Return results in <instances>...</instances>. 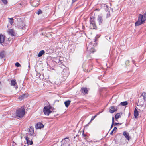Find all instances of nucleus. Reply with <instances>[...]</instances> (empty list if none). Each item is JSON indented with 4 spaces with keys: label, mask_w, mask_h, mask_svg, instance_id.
Here are the masks:
<instances>
[{
    "label": "nucleus",
    "mask_w": 146,
    "mask_h": 146,
    "mask_svg": "<svg viewBox=\"0 0 146 146\" xmlns=\"http://www.w3.org/2000/svg\"><path fill=\"white\" fill-rule=\"evenodd\" d=\"M25 111L24 106H22L21 108L17 109L15 112V115L18 119L21 118L25 115Z\"/></svg>",
    "instance_id": "1"
},
{
    "label": "nucleus",
    "mask_w": 146,
    "mask_h": 146,
    "mask_svg": "<svg viewBox=\"0 0 146 146\" xmlns=\"http://www.w3.org/2000/svg\"><path fill=\"white\" fill-rule=\"evenodd\" d=\"M145 20H146V11L144 13L143 15L141 14L139 15L138 20L135 23V26H137L143 24Z\"/></svg>",
    "instance_id": "2"
},
{
    "label": "nucleus",
    "mask_w": 146,
    "mask_h": 146,
    "mask_svg": "<svg viewBox=\"0 0 146 146\" xmlns=\"http://www.w3.org/2000/svg\"><path fill=\"white\" fill-rule=\"evenodd\" d=\"M90 27H91V28L96 29H97V27L96 23L94 17L93 16L90 17Z\"/></svg>",
    "instance_id": "3"
},
{
    "label": "nucleus",
    "mask_w": 146,
    "mask_h": 146,
    "mask_svg": "<svg viewBox=\"0 0 146 146\" xmlns=\"http://www.w3.org/2000/svg\"><path fill=\"white\" fill-rule=\"evenodd\" d=\"M26 26L23 21H20L17 23V27L19 29L22 30L26 29Z\"/></svg>",
    "instance_id": "4"
},
{
    "label": "nucleus",
    "mask_w": 146,
    "mask_h": 146,
    "mask_svg": "<svg viewBox=\"0 0 146 146\" xmlns=\"http://www.w3.org/2000/svg\"><path fill=\"white\" fill-rule=\"evenodd\" d=\"M50 107L45 106L44 108L43 112L46 115L48 116L53 112L50 110Z\"/></svg>",
    "instance_id": "5"
},
{
    "label": "nucleus",
    "mask_w": 146,
    "mask_h": 146,
    "mask_svg": "<svg viewBox=\"0 0 146 146\" xmlns=\"http://www.w3.org/2000/svg\"><path fill=\"white\" fill-rule=\"evenodd\" d=\"M62 145L64 146H70L69 140L68 138L66 137L61 141Z\"/></svg>",
    "instance_id": "6"
},
{
    "label": "nucleus",
    "mask_w": 146,
    "mask_h": 146,
    "mask_svg": "<svg viewBox=\"0 0 146 146\" xmlns=\"http://www.w3.org/2000/svg\"><path fill=\"white\" fill-rule=\"evenodd\" d=\"M39 0H31L30 3L31 5L34 7L38 6L39 5Z\"/></svg>",
    "instance_id": "7"
},
{
    "label": "nucleus",
    "mask_w": 146,
    "mask_h": 146,
    "mask_svg": "<svg viewBox=\"0 0 146 146\" xmlns=\"http://www.w3.org/2000/svg\"><path fill=\"white\" fill-rule=\"evenodd\" d=\"M117 106H112L109 108V112L111 113H113L117 110Z\"/></svg>",
    "instance_id": "8"
},
{
    "label": "nucleus",
    "mask_w": 146,
    "mask_h": 146,
    "mask_svg": "<svg viewBox=\"0 0 146 146\" xmlns=\"http://www.w3.org/2000/svg\"><path fill=\"white\" fill-rule=\"evenodd\" d=\"M44 125L41 122H38L35 125V128L37 129H41L44 127Z\"/></svg>",
    "instance_id": "9"
},
{
    "label": "nucleus",
    "mask_w": 146,
    "mask_h": 146,
    "mask_svg": "<svg viewBox=\"0 0 146 146\" xmlns=\"http://www.w3.org/2000/svg\"><path fill=\"white\" fill-rule=\"evenodd\" d=\"M8 32L9 35L12 36H15L16 35V33L15 32L14 30L13 29H9Z\"/></svg>",
    "instance_id": "10"
},
{
    "label": "nucleus",
    "mask_w": 146,
    "mask_h": 146,
    "mask_svg": "<svg viewBox=\"0 0 146 146\" xmlns=\"http://www.w3.org/2000/svg\"><path fill=\"white\" fill-rule=\"evenodd\" d=\"M92 46V44H90L88 46V47H87V50H89L92 53H93L95 51V50L93 47H91Z\"/></svg>",
    "instance_id": "11"
},
{
    "label": "nucleus",
    "mask_w": 146,
    "mask_h": 146,
    "mask_svg": "<svg viewBox=\"0 0 146 146\" xmlns=\"http://www.w3.org/2000/svg\"><path fill=\"white\" fill-rule=\"evenodd\" d=\"M80 91L82 93L84 94H88V91L86 87L82 88Z\"/></svg>",
    "instance_id": "12"
},
{
    "label": "nucleus",
    "mask_w": 146,
    "mask_h": 146,
    "mask_svg": "<svg viewBox=\"0 0 146 146\" xmlns=\"http://www.w3.org/2000/svg\"><path fill=\"white\" fill-rule=\"evenodd\" d=\"M11 85L12 86H15V88L16 89H17L18 88L17 85V84L16 80H11Z\"/></svg>",
    "instance_id": "13"
},
{
    "label": "nucleus",
    "mask_w": 146,
    "mask_h": 146,
    "mask_svg": "<svg viewBox=\"0 0 146 146\" xmlns=\"http://www.w3.org/2000/svg\"><path fill=\"white\" fill-rule=\"evenodd\" d=\"M29 134L31 136H32L33 135L34 133V128L33 127L31 126L29 128Z\"/></svg>",
    "instance_id": "14"
},
{
    "label": "nucleus",
    "mask_w": 146,
    "mask_h": 146,
    "mask_svg": "<svg viewBox=\"0 0 146 146\" xmlns=\"http://www.w3.org/2000/svg\"><path fill=\"white\" fill-rule=\"evenodd\" d=\"M123 135L128 140H129L130 137L128 133L126 131H124L123 133Z\"/></svg>",
    "instance_id": "15"
},
{
    "label": "nucleus",
    "mask_w": 146,
    "mask_h": 146,
    "mask_svg": "<svg viewBox=\"0 0 146 146\" xmlns=\"http://www.w3.org/2000/svg\"><path fill=\"white\" fill-rule=\"evenodd\" d=\"M134 115L135 118H137L139 116L138 112L136 108L134 111Z\"/></svg>",
    "instance_id": "16"
},
{
    "label": "nucleus",
    "mask_w": 146,
    "mask_h": 146,
    "mask_svg": "<svg viewBox=\"0 0 146 146\" xmlns=\"http://www.w3.org/2000/svg\"><path fill=\"white\" fill-rule=\"evenodd\" d=\"M25 139L27 141V143L29 145H32L33 144V142L32 140H29V138L28 136H26Z\"/></svg>",
    "instance_id": "17"
},
{
    "label": "nucleus",
    "mask_w": 146,
    "mask_h": 146,
    "mask_svg": "<svg viewBox=\"0 0 146 146\" xmlns=\"http://www.w3.org/2000/svg\"><path fill=\"white\" fill-rule=\"evenodd\" d=\"M97 20L100 25L102 24L103 20L101 16H98L97 18Z\"/></svg>",
    "instance_id": "18"
},
{
    "label": "nucleus",
    "mask_w": 146,
    "mask_h": 146,
    "mask_svg": "<svg viewBox=\"0 0 146 146\" xmlns=\"http://www.w3.org/2000/svg\"><path fill=\"white\" fill-rule=\"evenodd\" d=\"M138 101L139 103H140V104L142 105L145 101L142 96L141 95L139 98Z\"/></svg>",
    "instance_id": "19"
},
{
    "label": "nucleus",
    "mask_w": 146,
    "mask_h": 146,
    "mask_svg": "<svg viewBox=\"0 0 146 146\" xmlns=\"http://www.w3.org/2000/svg\"><path fill=\"white\" fill-rule=\"evenodd\" d=\"M36 78H40V79H42L44 78L43 75L41 76V74L37 72L36 74Z\"/></svg>",
    "instance_id": "20"
},
{
    "label": "nucleus",
    "mask_w": 146,
    "mask_h": 146,
    "mask_svg": "<svg viewBox=\"0 0 146 146\" xmlns=\"http://www.w3.org/2000/svg\"><path fill=\"white\" fill-rule=\"evenodd\" d=\"M4 36H3L2 34H0V43H3L4 41Z\"/></svg>",
    "instance_id": "21"
},
{
    "label": "nucleus",
    "mask_w": 146,
    "mask_h": 146,
    "mask_svg": "<svg viewBox=\"0 0 146 146\" xmlns=\"http://www.w3.org/2000/svg\"><path fill=\"white\" fill-rule=\"evenodd\" d=\"M71 102L70 100H68L64 102V103L66 107H68L69 106Z\"/></svg>",
    "instance_id": "22"
},
{
    "label": "nucleus",
    "mask_w": 146,
    "mask_h": 146,
    "mask_svg": "<svg viewBox=\"0 0 146 146\" xmlns=\"http://www.w3.org/2000/svg\"><path fill=\"white\" fill-rule=\"evenodd\" d=\"M45 52L44 50H42L40 51L38 54V56L40 57Z\"/></svg>",
    "instance_id": "23"
},
{
    "label": "nucleus",
    "mask_w": 146,
    "mask_h": 146,
    "mask_svg": "<svg viewBox=\"0 0 146 146\" xmlns=\"http://www.w3.org/2000/svg\"><path fill=\"white\" fill-rule=\"evenodd\" d=\"M5 52L4 51H3L0 52V57L1 58H3L5 57Z\"/></svg>",
    "instance_id": "24"
},
{
    "label": "nucleus",
    "mask_w": 146,
    "mask_h": 146,
    "mask_svg": "<svg viewBox=\"0 0 146 146\" xmlns=\"http://www.w3.org/2000/svg\"><path fill=\"white\" fill-rule=\"evenodd\" d=\"M120 113H118L116 114V115H115V119L116 120L117 119L121 117V115H120ZM121 114H122V113H121Z\"/></svg>",
    "instance_id": "25"
},
{
    "label": "nucleus",
    "mask_w": 146,
    "mask_h": 146,
    "mask_svg": "<svg viewBox=\"0 0 146 146\" xmlns=\"http://www.w3.org/2000/svg\"><path fill=\"white\" fill-rule=\"evenodd\" d=\"M145 101H146V93L144 92L141 95Z\"/></svg>",
    "instance_id": "26"
},
{
    "label": "nucleus",
    "mask_w": 146,
    "mask_h": 146,
    "mask_svg": "<svg viewBox=\"0 0 146 146\" xmlns=\"http://www.w3.org/2000/svg\"><path fill=\"white\" fill-rule=\"evenodd\" d=\"M128 103L127 101H125L123 102H121L120 103V105L123 106H125L127 105Z\"/></svg>",
    "instance_id": "27"
},
{
    "label": "nucleus",
    "mask_w": 146,
    "mask_h": 146,
    "mask_svg": "<svg viewBox=\"0 0 146 146\" xmlns=\"http://www.w3.org/2000/svg\"><path fill=\"white\" fill-rule=\"evenodd\" d=\"M117 130V128L116 127H115L112 130V131H111V133H110V134L111 135H112L113 134V132L114 131H115L114 133H115L116 131Z\"/></svg>",
    "instance_id": "28"
},
{
    "label": "nucleus",
    "mask_w": 146,
    "mask_h": 146,
    "mask_svg": "<svg viewBox=\"0 0 146 146\" xmlns=\"http://www.w3.org/2000/svg\"><path fill=\"white\" fill-rule=\"evenodd\" d=\"M26 95H25V94H23L22 95L20 96H19V98L20 100H22L24 98H25V97H26Z\"/></svg>",
    "instance_id": "29"
},
{
    "label": "nucleus",
    "mask_w": 146,
    "mask_h": 146,
    "mask_svg": "<svg viewBox=\"0 0 146 146\" xmlns=\"http://www.w3.org/2000/svg\"><path fill=\"white\" fill-rule=\"evenodd\" d=\"M9 21L12 25L13 23V18H9Z\"/></svg>",
    "instance_id": "30"
},
{
    "label": "nucleus",
    "mask_w": 146,
    "mask_h": 146,
    "mask_svg": "<svg viewBox=\"0 0 146 146\" xmlns=\"http://www.w3.org/2000/svg\"><path fill=\"white\" fill-rule=\"evenodd\" d=\"M42 13V11L41 9H39L36 12V13L38 15Z\"/></svg>",
    "instance_id": "31"
},
{
    "label": "nucleus",
    "mask_w": 146,
    "mask_h": 146,
    "mask_svg": "<svg viewBox=\"0 0 146 146\" xmlns=\"http://www.w3.org/2000/svg\"><path fill=\"white\" fill-rule=\"evenodd\" d=\"M98 115L97 114L96 115H95V116H92V118H91V120H90V122H91V121H93V120H94V119H95V118L96 117L97 115Z\"/></svg>",
    "instance_id": "32"
},
{
    "label": "nucleus",
    "mask_w": 146,
    "mask_h": 146,
    "mask_svg": "<svg viewBox=\"0 0 146 146\" xmlns=\"http://www.w3.org/2000/svg\"><path fill=\"white\" fill-rule=\"evenodd\" d=\"M3 3L5 4H7V0H1Z\"/></svg>",
    "instance_id": "33"
},
{
    "label": "nucleus",
    "mask_w": 146,
    "mask_h": 146,
    "mask_svg": "<svg viewBox=\"0 0 146 146\" xmlns=\"http://www.w3.org/2000/svg\"><path fill=\"white\" fill-rule=\"evenodd\" d=\"M79 136V135H76V136H74V140L75 141H77L78 140V138H77V139H76V137H77Z\"/></svg>",
    "instance_id": "34"
},
{
    "label": "nucleus",
    "mask_w": 146,
    "mask_h": 146,
    "mask_svg": "<svg viewBox=\"0 0 146 146\" xmlns=\"http://www.w3.org/2000/svg\"><path fill=\"white\" fill-rule=\"evenodd\" d=\"M15 65L17 67H19L20 66H21L20 64L18 62H16L15 64Z\"/></svg>",
    "instance_id": "35"
},
{
    "label": "nucleus",
    "mask_w": 146,
    "mask_h": 146,
    "mask_svg": "<svg viewBox=\"0 0 146 146\" xmlns=\"http://www.w3.org/2000/svg\"><path fill=\"white\" fill-rule=\"evenodd\" d=\"M105 11H108V12H109V11H110L107 5H106V6H105Z\"/></svg>",
    "instance_id": "36"
},
{
    "label": "nucleus",
    "mask_w": 146,
    "mask_h": 146,
    "mask_svg": "<svg viewBox=\"0 0 146 146\" xmlns=\"http://www.w3.org/2000/svg\"><path fill=\"white\" fill-rule=\"evenodd\" d=\"M110 11H109V12H108V13L107 14V18L109 17H110Z\"/></svg>",
    "instance_id": "37"
},
{
    "label": "nucleus",
    "mask_w": 146,
    "mask_h": 146,
    "mask_svg": "<svg viewBox=\"0 0 146 146\" xmlns=\"http://www.w3.org/2000/svg\"><path fill=\"white\" fill-rule=\"evenodd\" d=\"M122 124V123H114V125L115 126H116V125H121Z\"/></svg>",
    "instance_id": "38"
},
{
    "label": "nucleus",
    "mask_w": 146,
    "mask_h": 146,
    "mask_svg": "<svg viewBox=\"0 0 146 146\" xmlns=\"http://www.w3.org/2000/svg\"><path fill=\"white\" fill-rule=\"evenodd\" d=\"M129 63V60H127L125 62V64L126 65H128Z\"/></svg>",
    "instance_id": "39"
},
{
    "label": "nucleus",
    "mask_w": 146,
    "mask_h": 146,
    "mask_svg": "<svg viewBox=\"0 0 146 146\" xmlns=\"http://www.w3.org/2000/svg\"><path fill=\"white\" fill-rule=\"evenodd\" d=\"M84 131L83 132V134H82L83 136L84 137H86V135L84 133Z\"/></svg>",
    "instance_id": "40"
},
{
    "label": "nucleus",
    "mask_w": 146,
    "mask_h": 146,
    "mask_svg": "<svg viewBox=\"0 0 146 146\" xmlns=\"http://www.w3.org/2000/svg\"><path fill=\"white\" fill-rule=\"evenodd\" d=\"M112 123H114V118L113 117L112 118Z\"/></svg>",
    "instance_id": "41"
},
{
    "label": "nucleus",
    "mask_w": 146,
    "mask_h": 146,
    "mask_svg": "<svg viewBox=\"0 0 146 146\" xmlns=\"http://www.w3.org/2000/svg\"><path fill=\"white\" fill-rule=\"evenodd\" d=\"M114 125V123H112V124L111 125V129L113 127Z\"/></svg>",
    "instance_id": "42"
},
{
    "label": "nucleus",
    "mask_w": 146,
    "mask_h": 146,
    "mask_svg": "<svg viewBox=\"0 0 146 146\" xmlns=\"http://www.w3.org/2000/svg\"><path fill=\"white\" fill-rule=\"evenodd\" d=\"M72 1L73 2H75L76 1V0H72Z\"/></svg>",
    "instance_id": "43"
},
{
    "label": "nucleus",
    "mask_w": 146,
    "mask_h": 146,
    "mask_svg": "<svg viewBox=\"0 0 146 146\" xmlns=\"http://www.w3.org/2000/svg\"><path fill=\"white\" fill-rule=\"evenodd\" d=\"M132 62H133V64H134V62H135V61H134V60H132Z\"/></svg>",
    "instance_id": "44"
},
{
    "label": "nucleus",
    "mask_w": 146,
    "mask_h": 146,
    "mask_svg": "<svg viewBox=\"0 0 146 146\" xmlns=\"http://www.w3.org/2000/svg\"><path fill=\"white\" fill-rule=\"evenodd\" d=\"M143 109H142V111H143Z\"/></svg>",
    "instance_id": "45"
},
{
    "label": "nucleus",
    "mask_w": 146,
    "mask_h": 146,
    "mask_svg": "<svg viewBox=\"0 0 146 146\" xmlns=\"http://www.w3.org/2000/svg\"><path fill=\"white\" fill-rule=\"evenodd\" d=\"M59 62H61V61H60V60H59Z\"/></svg>",
    "instance_id": "46"
},
{
    "label": "nucleus",
    "mask_w": 146,
    "mask_h": 146,
    "mask_svg": "<svg viewBox=\"0 0 146 146\" xmlns=\"http://www.w3.org/2000/svg\"><path fill=\"white\" fill-rule=\"evenodd\" d=\"M1 82H0V84H1Z\"/></svg>",
    "instance_id": "47"
},
{
    "label": "nucleus",
    "mask_w": 146,
    "mask_h": 146,
    "mask_svg": "<svg viewBox=\"0 0 146 146\" xmlns=\"http://www.w3.org/2000/svg\"><path fill=\"white\" fill-rule=\"evenodd\" d=\"M24 146H26V145H24Z\"/></svg>",
    "instance_id": "48"
}]
</instances>
